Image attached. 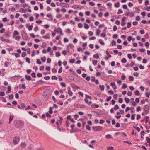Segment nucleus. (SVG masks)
<instances>
[{"instance_id":"56","label":"nucleus","mask_w":150,"mask_h":150,"mask_svg":"<svg viewBox=\"0 0 150 150\" xmlns=\"http://www.w3.org/2000/svg\"><path fill=\"white\" fill-rule=\"evenodd\" d=\"M5 30H6L4 28H2L0 30V33H4L5 32Z\"/></svg>"},{"instance_id":"29","label":"nucleus","mask_w":150,"mask_h":150,"mask_svg":"<svg viewBox=\"0 0 150 150\" xmlns=\"http://www.w3.org/2000/svg\"><path fill=\"white\" fill-rule=\"evenodd\" d=\"M20 77V76L19 75L15 76H14L12 77V78L13 79H18V78Z\"/></svg>"},{"instance_id":"30","label":"nucleus","mask_w":150,"mask_h":150,"mask_svg":"<svg viewBox=\"0 0 150 150\" xmlns=\"http://www.w3.org/2000/svg\"><path fill=\"white\" fill-rule=\"evenodd\" d=\"M129 80L131 81H132L134 79V77L132 76H130L129 77Z\"/></svg>"},{"instance_id":"12","label":"nucleus","mask_w":150,"mask_h":150,"mask_svg":"<svg viewBox=\"0 0 150 150\" xmlns=\"http://www.w3.org/2000/svg\"><path fill=\"white\" fill-rule=\"evenodd\" d=\"M91 107L92 108H98L99 107V105H97L96 103H94L92 104L91 105Z\"/></svg>"},{"instance_id":"16","label":"nucleus","mask_w":150,"mask_h":150,"mask_svg":"<svg viewBox=\"0 0 150 150\" xmlns=\"http://www.w3.org/2000/svg\"><path fill=\"white\" fill-rule=\"evenodd\" d=\"M11 91V86H9L8 87V91H7L6 93H10Z\"/></svg>"},{"instance_id":"3","label":"nucleus","mask_w":150,"mask_h":150,"mask_svg":"<svg viewBox=\"0 0 150 150\" xmlns=\"http://www.w3.org/2000/svg\"><path fill=\"white\" fill-rule=\"evenodd\" d=\"M21 35L23 38V39L24 40H26L28 39V35L27 33H26L24 31H23Z\"/></svg>"},{"instance_id":"40","label":"nucleus","mask_w":150,"mask_h":150,"mask_svg":"<svg viewBox=\"0 0 150 150\" xmlns=\"http://www.w3.org/2000/svg\"><path fill=\"white\" fill-rule=\"evenodd\" d=\"M91 81L92 82H94L96 80L95 77L94 76H91Z\"/></svg>"},{"instance_id":"27","label":"nucleus","mask_w":150,"mask_h":150,"mask_svg":"<svg viewBox=\"0 0 150 150\" xmlns=\"http://www.w3.org/2000/svg\"><path fill=\"white\" fill-rule=\"evenodd\" d=\"M68 94L70 96H71L73 94L71 90H68Z\"/></svg>"},{"instance_id":"7","label":"nucleus","mask_w":150,"mask_h":150,"mask_svg":"<svg viewBox=\"0 0 150 150\" xmlns=\"http://www.w3.org/2000/svg\"><path fill=\"white\" fill-rule=\"evenodd\" d=\"M83 6H79L77 5H73L72 6L73 8L74 9H77V8H79V9H82V7Z\"/></svg>"},{"instance_id":"53","label":"nucleus","mask_w":150,"mask_h":150,"mask_svg":"<svg viewBox=\"0 0 150 150\" xmlns=\"http://www.w3.org/2000/svg\"><path fill=\"white\" fill-rule=\"evenodd\" d=\"M29 109L33 110L30 106H28L27 108H26L25 110H27Z\"/></svg>"},{"instance_id":"52","label":"nucleus","mask_w":150,"mask_h":150,"mask_svg":"<svg viewBox=\"0 0 150 150\" xmlns=\"http://www.w3.org/2000/svg\"><path fill=\"white\" fill-rule=\"evenodd\" d=\"M99 41L100 43L102 45H103L104 44V43L102 41V39H99Z\"/></svg>"},{"instance_id":"51","label":"nucleus","mask_w":150,"mask_h":150,"mask_svg":"<svg viewBox=\"0 0 150 150\" xmlns=\"http://www.w3.org/2000/svg\"><path fill=\"white\" fill-rule=\"evenodd\" d=\"M127 86L126 84L124 83L122 87V88L125 89L127 88Z\"/></svg>"},{"instance_id":"58","label":"nucleus","mask_w":150,"mask_h":150,"mask_svg":"<svg viewBox=\"0 0 150 150\" xmlns=\"http://www.w3.org/2000/svg\"><path fill=\"white\" fill-rule=\"evenodd\" d=\"M75 61V60L74 59H71L69 61V62L71 63H74Z\"/></svg>"},{"instance_id":"8","label":"nucleus","mask_w":150,"mask_h":150,"mask_svg":"<svg viewBox=\"0 0 150 150\" xmlns=\"http://www.w3.org/2000/svg\"><path fill=\"white\" fill-rule=\"evenodd\" d=\"M1 40L2 41L6 42L7 43L9 42V40L4 38L3 37H0Z\"/></svg>"},{"instance_id":"13","label":"nucleus","mask_w":150,"mask_h":150,"mask_svg":"<svg viewBox=\"0 0 150 150\" xmlns=\"http://www.w3.org/2000/svg\"><path fill=\"white\" fill-rule=\"evenodd\" d=\"M59 118H60L61 120H57V121L56 122V124L57 125H59V123H58V122H59L60 123H61L62 122V120L63 119L62 117H61V116L59 117Z\"/></svg>"},{"instance_id":"48","label":"nucleus","mask_w":150,"mask_h":150,"mask_svg":"<svg viewBox=\"0 0 150 150\" xmlns=\"http://www.w3.org/2000/svg\"><path fill=\"white\" fill-rule=\"evenodd\" d=\"M57 57L60 56L61 55V54L59 52H57L55 53Z\"/></svg>"},{"instance_id":"2","label":"nucleus","mask_w":150,"mask_h":150,"mask_svg":"<svg viewBox=\"0 0 150 150\" xmlns=\"http://www.w3.org/2000/svg\"><path fill=\"white\" fill-rule=\"evenodd\" d=\"M93 131L95 132L101 131L102 130L103 128L101 126H93L92 127Z\"/></svg>"},{"instance_id":"19","label":"nucleus","mask_w":150,"mask_h":150,"mask_svg":"<svg viewBox=\"0 0 150 150\" xmlns=\"http://www.w3.org/2000/svg\"><path fill=\"white\" fill-rule=\"evenodd\" d=\"M145 81L147 84L149 85L150 86V80L146 79L145 80Z\"/></svg>"},{"instance_id":"32","label":"nucleus","mask_w":150,"mask_h":150,"mask_svg":"<svg viewBox=\"0 0 150 150\" xmlns=\"http://www.w3.org/2000/svg\"><path fill=\"white\" fill-rule=\"evenodd\" d=\"M52 72L54 73H56L57 71V69L55 68H53L52 69Z\"/></svg>"},{"instance_id":"47","label":"nucleus","mask_w":150,"mask_h":150,"mask_svg":"<svg viewBox=\"0 0 150 150\" xmlns=\"http://www.w3.org/2000/svg\"><path fill=\"white\" fill-rule=\"evenodd\" d=\"M140 93L139 92V91L138 90H137L136 91L135 93V94L136 95L139 96L140 95Z\"/></svg>"},{"instance_id":"17","label":"nucleus","mask_w":150,"mask_h":150,"mask_svg":"<svg viewBox=\"0 0 150 150\" xmlns=\"http://www.w3.org/2000/svg\"><path fill=\"white\" fill-rule=\"evenodd\" d=\"M67 4H66L64 3H61L59 4V6H60L62 7H64Z\"/></svg>"},{"instance_id":"39","label":"nucleus","mask_w":150,"mask_h":150,"mask_svg":"<svg viewBox=\"0 0 150 150\" xmlns=\"http://www.w3.org/2000/svg\"><path fill=\"white\" fill-rule=\"evenodd\" d=\"M21 107L22 108H25L26 107V105L24 103H21L20 104Z\"/></svg>"},{"instance_id":"43","label":"nucleus","mask_w":150,"mask_h":150,"mask_svg":"<svg viewBox=\"0 0 150 150\" xmlns=\"http://www.w3.org/2000/svg\"><path fill=\"white\" fill-rule=\"evenodd\" d=\"M98 61L96 60H93L92 63L94 65H96Z\"/></svg>"},{"instance_id":"62","label":"nucleus","mask_w":150,"mask_h":150,"mask_svg":"<svg viewBox=\"0 0 150 150\" xmlns=\"http://www.w3.org/2000/svg\"><path fill=\"white\" fill-rule=\"evenodd\" d=\"M96 35H98L100 33V30L98 29H97L96 30Z\"/></svg>"},{"instance_id":"63","label":"nucleus","mask_w":150,"mask_h":150,"mask_svg":"<svg viewBox=\"0 0 150 150\" xmlns=\"http://www.w3.org/2000/svg\"><path fill=\"white\" fill-rule=\"evenodd\" d=\"M37 63L39 65H40L42 64V62L39 59H38L37 61Z\"/></svg>"},{"instance_id":"55","label":"nucleus","mask_w":150,"mask_h":150,"mask_svg":"<svg viewBox=\"0 0 150 150\" xmlns=\"http://www.w3.org/2000/svg\"><path fill=\"white\" fill-rule=\"evenodd\" d=\"M146 139L148 143L150 142V138L149 137H146Z\"/></svg>"},{"instance_id":"41","label":"nucleus","mask_w":150,"mask_h":150,"mask_svg":"<svg viewBox=\"0 0 150 150\" xmlns=\"http://www.w3.org/2000/svg\"><path fill=\"white\" fill-rule=\"evenodd\" d=\"M41 59L43 62H45L46 61V57L44 56L42 57Z\"/></svg>"},{"instance_id":"4","label":"nucleus","mask_w":150,"mask_h":150,"mask_svg":"<svg viewBox=\"0 0 150 150\" xmlns=\"http://www.w3.org/2000/svg\"><path fill=\"white\" fill-rule=\"evenodd\" d=\"M19 141V137L18 136L14 137L13 139V143L15 145L17 144Z\"/></svg>"},{"instance_id":"1","label":"nucleus","mask_w":150,"mask_h":150,"mask_svg":"<svg viewBox=\"0 0 150 150\" xmlns=\"http://www.w3.org/2000/svg\"><path fill=\"white\" fill-rule=\"evenodd\" d=\"M24 122L23 121L20 120H16L15 121L14 123L15 126L17 128L22 127L24 125Z\"/></svg>"},{"instance_id":"20","label":"nucleus","mask_w":150,"mask_h":150,"mask_svg":"<svg viewBox=\"0 0 150 150\" xmlns=\"http://www.w3.org/2000/svg\"><path fill=\"white\" fill-rule=\"evenodd\" d=\"M52 109H53L52 107H50L49 108V111L48 112L50 114H52L53 112V111H52Z\"/></svg>"},{"instance_id":"35","label":"nucleus","mask_w":150,"mask_h":150,"mask_svg":"<svg viewBox=\"0 0 150 150\" xmlns=\"http://www.w3.org/2000/svg\"><path fill=\"white\" fill-rule=\"evenodd\" d=\"M106 53L109 58H110L111 57V55L109 54L108 51H106Z\"/></svg>"},{"instance_id":"25","label":"nucleus","mask_w":150,"mask_h":150,"mask_svg":"<svg viewBox=\"0 0 150 150\" xmlns=\"http://www.w3.org/2000/svg\"><path fill=\"white\" fill-rule=\"evenodd\" d=\"M65 32L66 33H68L69 34H70V33H71V30L69 28H67L66 29Z\"/></svg>"},{"instance_id":"18","label":"nucleus","mask_w":150,"mask_h":150,"mask_svg":"<svg viewBox=\"0 0 150 150\" xmlns=\"http://www.w3.org/2000/svg\"><path fill=\"white\" fill-rule=\"evenodd\" d=\"M27 9H24L23 8H21L20 9V12H22V13H25L26 11H27Z\"/></svg>"},{"instance_id":"38","label":"nucleus","mask_w":150,"mask_h":150,"mask_svg":"<svg viewBox=\"0 0 150 150\" xmlns=\"http://www.w3.org/2000/svg\"><path fill=\"white\" fill-rule=\"evenodd\" d=\"M58 29L60 30L59 31V33H60L61 35H63V33L62 32V30L61 28L60 27H59L58 28Z\"/></svg>"},{"instance_id":"33","label":"nucleus","mask_w":150,"mask_h":150,"mask_svg":"<svg viewBox=\"0 0 150 150\" xmlns=\"http://www.w3.org/2000/svg\"><path fill=\"white\" fill-rule=\"evenodd\" d=\"M51 79L52 80H57L58 79L57 77L55 76H53L51 77Z\"/></svg>"},{"instance_id":"42","label":"nucleus","mask_w":150,"mask_h":150,"mask_svg":"<svg viewBox=\"0 0 150 150\" xmlns=\"http://www.w3.org/2000/svg\"><path fill=\"white\" fill-rule=\"evenodd\" d=\"M86 128L89 131H90L91 130V127L88 125H86Z\"/></svg>"},{"instance_id":"49","label":"nucleus","mask_w":150,"mask_h":150,"mask_svg":"<svg viewBox=\"0 0 150 150\" xmlns=\"http://www.w3.org/2000/svg\"><path fill=\"white\" fill-rule=\"evenodd\" d=\"M121 62L123 63H125L127 62V60L125 58H123L122 59Z\"/></svg>"},{"instance_id":"64","label":"nucleus","mask_w":150,"mask_h":150,"mask_svg":"<svg viewBox=\"0 0 150 150\" xmlns=\"http://www.w3.org/2000/svg\"><path fill=\"white\" fill-rule=\"evenodd\" d=\"M145 94H146V96L147 97L149 98V96L150 95V92H146L145 93Z\"/></svg>"},{"instance_id":"24","label":"nucleus","mask_w":150,"mask_h":150,"mask_svg":"<svg viewBox=\"0 0 150 150\" xmlns=\"http://www.w3.org/2000/svg\"><path fill=\"white\" fill-rule=\"evenodd\" d=\"M114 109V110H116L117 109H119V107L118 106V105L117 104H116L115 106L113 108Z\"/></svg>"},{"instance_id":"59","label":"nucleus","mask_w":150,"mask_h":150,"mask_svg":"<svg viewBox=\"0 0 150 150\" xmlns=\"http://www.w3.org/2000/svg\"><path fill=\"white\" fill-rule=\"evenodd\" d=\"M131 26V23L129 22L127 23V27L128 28H130Z\"/></svg>"},{"instance_id":"34","label":"nucleus","mask_w":150,"mask_h":150,"mask_svg":"<svg viewBox=\"0 0 150 150\" xmlns=\"http://www.w3.org/2000/svg\"><path fill=\"white\" fill-rule=\"evenodd\" d=\"M84 27L86 29H88L89 28V25L86 23H85L84 25Z\"/></svg>"},{"instance_id":"60","label":"nucleus","mask_w":150,"mask_h":150,"mask_svg":"<svg viewBox=\"0 0 150 150\" xmlns=\"http://www.w3.org/2000/svg\"><path fill=\"white\" fill-rule=\"evenodd\" d=\"M118 95L117 94H115L113 95V97L114 99L116 100L117 98Z\"/></svg>"},{"instance_id":"11","label":"nucleus","mask_w":150,"mask_h":150,"mask_svg":"<svg viewBox=\"0 0 150 150\" xmlns=\"http://www.w3.org/2000/svg\"><path fill=\"white\" fill-rule=\"evenodd\" d=\"M42 37L45 39H49L50 38V34L49 33H48L46 34V35L43 36Z\"/></svg>"},{"instance_id":"5","label":"nucleus","mask_w":150,"mask_h":150,"mask_svg":"<svg viewBox=\"0 0 150 150\" xmlns=\"http://www.w3.org/2000/svg\"><path fill=\"white\" fill-rule=\"evenodd\" d=\"M149 106L148 105H146L144 106V112H145V114H147L149 112Z\"/></svg>"},{"instance_id":"14","label":"nucleus","mask_w":150,"mask_h":150,"mask_svg":"<svg viewBox=\"0 0 150 150\" xmlns=\"http://www.w3.org/2000/svg\"><path fill=\"white\" fill-rule=\"evenodd\" d=\"M25 78L26 80H31V78L29 75H25Z\"/></svg>"},{"instance_id":"9","label":"nucleus","mask_w":150,"mask_h":150,"mask_svg":"<svg viewBox=\"0 0 150 150\" xmlns=\"http://www.w3.org/2000/svg\"><path fill=\"white\" fill-rule=\"evenodd\" d=\"M110 85L113 87L114 89H116L117 88V87L115 84V82H112L110 83Z\"/></svg>"},{"instance_id":"23","label":"nucleus","mask_w":150,"mask_h":150,"mask_svg":"<svg viewBox=\"0 0 150 150\" xmlns=\"http://www.w3.org/2000/svg\"><path fill=\"white\" fill-rule=\"evenodd\" d=\"M74 46L72 44H69L68 46H67V48L69 49V48H72L74 47Z\"/></svg>"},{"instance_id":"15","label":"nucleus","mask_w":150,"mask_h":150,"mask_svg":"<svg viewBox=\"0 0 150 150\" xmlns=\"http://www.w3.org/2000/svg\"><path fill=\"white\" fill-rule=\"evenodd\" d=\"M10 33L8 32H6L4 34V36L6 37H9Z\"/></svg>"},{"instance_id":"10","label":"nucleus","mask_w":150,"mask_h":150,"mask_svg":"<svg viewBox=\"0 0 150 150\" xmlns=\"http://www.w3.org/2000/svg\"><path fill=\"white\" fill-rule=\"evenodd\" d=\"M49 96V94L48 93H47L46 92H44L43 93V96L44 98H48Z\"/></svg>"},{"instance_id":"54","label":"nucleus","mask_w":150,"mask_h":150,"mask_svg":"<svg viewBox=\"0 0 150 150\" xmlns=\"http://www.w3.org/2000/svg\"><path fill=\"white\" fill-rule=\"evenodd\" d=\"M112 98V97L111 96H110L108 97V98H107L106 100H105V101H110L111 99Z\"/></svg>"},{"instance_id":"31","label":"nucleus","mask_w":150,"mask_h":150,"mask_svg":"<svg viewBox=\"0 0 150 150\" xmlns=\"http://www.w3.org/2000/svg\"><path fill=\"white\" fill-rule=\"evenodd\" d=\"M105 137L107 138H112V136L109 134H108L106 135Z\"/></svg>"},{"instance_id":"26","label":"nucleus","mask_w":150,"mask_h":150,"mask_svg":"<svg viewBox=\"0 0 150 150\" xmlns=\"http://www.w3.org/2000/svg\"><path fill=\"white\" fill-rule=\"evenodd\" d=\"M99 87L100 88L101 90L103 91L104 89V86L103 85H100L99 86Z\"/></svg>"},{"instance_id":"45","label":"nucleus","mask_w":150,"mask_h":150,"mask_svg":"<svg viewBox=\"0 0 150 150\" xmlns=\"http://www.w3.org/2000/svg\"><path fill=\"white\" fill-rule=\"evenodd\" d=\"M125 101L126 103H128L130 102V99L129 98L126 97L125 98Z\"/></svg>"},{"instance_id":"50","label":"nucleus","mask_w":150,"mask_h":150,"mask_svg":"<svg viewBox=\"0 0 150 150\" xmlns=\"http://www.w3.org/2000/svg\"><path fill=\"white\" fill-rule=\"evenodd\" d=\"M120 3L119 2H117L115 4V6L117 8H118L119 7Z\"/></svg>"},{"instance_id":"36","label":"nucleus","mask_w":150,"mask_h":150,"mask_svg":"<svg viewBox=\"0 0 150 150\" xmlns=\"http://www.w3.org/2000/svg\"><path fill=\"white\" fill-rule=\"evenodd\" d=\"M19 34L17 30H15L13 33V35L14 36H16Z\"/></svg>"},{"instance_id":"6","label":"nucleus","mask_w":150,"mask_h":150,"mask_svg":"<svg viewBox=\"0 0 150 150\" xmlns=\"http://www.w3.org/2000/svg\"><path fill=\"white\" fill-rule=\"evenodd\" d=\"M74 107L75 108H85L84 106L79 104H76L74 105Z\"/></svg>"},{"instance_id":"22","label":"nucleus","mask_w":150,"mask_h":150,"mask_svg":"<svg viewBox=\"0 0 150 150\" xmlns=\"http://www.w3.org/2000/svg\"><path fill=\"white\" fill-rule=\"evenodd\" d=\"M93 57L94 58H95L96 59H98L99 58V56L98 53H97L96 54L94 55H93Z\"/></svg>"},{"instance_id":"21","label":"nucleus","mask_w":150,"mask_h":150,"mask_svg":"<svg viewBox=\"0 0 150 150\" xmlns=\"http://www.w3.org/2000/svg\"><path fill=\"white\" fill-rule=\"evenodd\" d=\"M13 116L12 115H11L10 116L9 120V123L10 124L13 118Z\"/></svg>"},{"instance_id":"44","label":"nucleus","mask_w":150,"mask_h":150,"mask_svg":"<svg viewBox=\"0 0 150 150\" xmlns=\"http://www.w3.org/2000/svg\"><path fill=\"white\" fill-rule=\"evenodd\" d=\"M11 64V62L8 61H5V66H7L8 65H10Z\"/></svg>"},{"instance_id":"57","label":"nucleus","mask_w":150,"mask_h":150,"mask_svg":"<svg viewBox=\"0 0 150 150\" xmlns=\"http://www.w3.org/2000/svg\"><path fill=\"white\" fill-rule=\"evenodd\" d=\"M149 35L148 33H146L144 36V37L146 39H147L149 38Z\"/></svg>"},{"instance_id":"46","label":"nucleus","mask_w":150,"mask_h":150,"mask_svg":"<svg viewBox=\"0 0 150 150\" xmlns=\"http://www.w3.org/2000/svg\"><path fill=\"white\" fill-rule=\"evenodd\" d=\"M133 127L138 132H139L140 130V129L138 127H135L133 126Z\"/></svg>"},{"instance_id":"28","label":"nucleus","mask_w":150,"mask_h":150,"mask_svg":"<svg viewBox=\"0 0 150 150\" xmlns=\"http://www.w3.org/2000/svg\"><path fill=\"white\" fill-rule=\"evenodd\" d=\"M14 98V96L13 94H12L9 95V99L10 100L13 99Z\"/></svg>"},{"instance_id":"61","label":"nucleus","mask_w":150,"mask_h":150,"mask_svg":"<svg viewBox=\"0 0 150 150\" xmlns=\"http://www.w3.org/2000/svg\"><path fill=\"white\" fill-rule=\"evenodd\" d=\"M136 110L137 112H139L141 110V108L140 106H138V107L137 108Z\"/></svg>"},{"instance_id":"37","label":"nucleus","mask_w":150,"mask_h":150,"mask_svg":"<svg viewBox=\"0 0 150 150\" xmlns=\"http://www.w3.org/2000/svg\"><path fill=\"white\" fill-rule=\"evenodd\" d=\"M134 8H135V9L136 12L137 13H139L140 11V9L137 7Z\"/></svg>"}]
</instances>
